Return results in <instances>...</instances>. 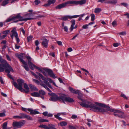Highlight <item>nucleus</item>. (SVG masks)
Instances as JSON below:
<instances>
[{"label": "nucleus", "mask_w": 129, "mask_h": 129, "mask_svg": "<svg viewBox=\"0 0 129 129\" xmlns=\"http://www.w3.org/2000/svg\"><path fill=\"white\" fill-rule=\"evenodd\" d=\"M24 65L23 66H22L23 67L24 69H25L27 71H29V68L28 67L27 64L25 62V63H23Z\"/></svg>", "instance_id": "obj_32"}, {"label": "nucleus", "mask_w": 129, "mask_h": 129, "mask_svg": "<svg viewBox=\"0 0 129 129\" xmlns=\"http://www.w3.org/2000/svg\"><path fill=\"white\" fill-rule=\"evenodd\" d=\"M119 34L122 35H125L126 34V33L125 31H122Z\"/></svg>", "instance_id": "obj_52"}, {"label": "nucleus", "mask_w": 129, "mask_h": 129, "mask_svg": "<svg viewBox=\"0 0 129 129\" xmlns=\"http://www.w3.org/2000/svg\"><path fill=\"white\" fill-rule=\"evenodd\" d=\"M10 0H5L2 2V5L3 6H5L7 4L9 3V1Z\"/></svg>", "instance_id": "obj_29"}, {"label": "nucleus", "mask_w": 129, "mask_h": 129, "mask_svg": "<svg viewBox=\"0 0 129 129\" xmlns=\"http://www.w3.org/2000/svg\"><path fill=\"white\" fill-rule=\"evenodd\" d=\"M6 56L8 60L9 61H11V59H10L9 55H6Z\"/></svg>", "instance_id": "obj_61"}, {"label": "nucleus", "mask_w": 129, "mask_h": 129, "mask_svg": "<svg viewBox=\"0 0 129 129\" xmlns=\"http://www.w3.org/2000/svg\"><path fill=\"white\" fill-rule=\"evenodd\" d=\"M33 80L34 82H35L36 83L39 84V81L37 80L34 79H33Z\"/></svg>", "instance_id": "obj_53"}, {"label": "nucleus", "mask_w": 129, "mask_h": 129, "mask_svg": "<svg viewBox=\"0 0 129 129\" xmlns=\"http://www.w3.org/2000/svg\"><path fill=\"white\" fill-rule=\"evenodd\" d=\"M31 96L34 97H39L40 96V94H39V93L36 92L31 93Z\"/></svg>", "instance_id": "obj_25"}, {"label": "nucleus", "mask_w": 129, "mask_h": 129, "mask_svg": "<svg viewBox=\"0 0 129 129\" xmlns=\"http://www.w3.org/2000/svg\"><path fill=\"white\" fill-rule=\"evenodd\" d=\"M3 68L5 69V72L8 73H10L11 72H14V70L8 63L3 67Z\"/></svg>", "instance_id": "obj_8"}, {"label": "nucleus", "mask_w": 129, "mask_h": 129, "mask_svg": "<svg viewBox=\"0 0 129 129\" xmlns=\"http://www.w3.org/2000/svg\"><path fill=\"white\" fill-rule=\"evenodd\" d=\"M66 6L65 3L60 4L55 7V8L56 9H60L62 8L65 7Z\"/></svg>", "instance_id": "obj_17"}, {"label": "nucleus", "mask_w": 129, "mask_h": 129, "mask_svg": "<svg viewBox=\"0 0 129 129\" xmlns=\"http://www.w3.org/2000/svg\"><path fill=\"white\" fill-rule=\"evenodd\" d=\"M63 29H64V30L66 31L67 32L68 31V28L67 27V26H64V27Z\"/></svg>", "instance_id": "obj_62"}, {"label": "nucleus", "mask_w": 129, "mask_h": 129, "mask_svg": "<svg viewBox=\"0 0 129 129\" xmlns=\"http://www.w3.org/2000/svg\"><path fill=\"white\" fill-rule=\"evenodd\" d=\"M80 16V15H75L74 16H69L70 19H72L73 18H75L78 17Z\"/></svg>", "instance_id": "obj_42"}, {"label": "nucleus", "mask_w": 129, "mask_h": 129, "mask_svg": "<svg viewBox=\"0 0 129 129\" xmlns=\"http://www.w3.org/2000/svg\"><path fill=\"white\" fill-rule=\"evenodd\" d=\"M39 94L40 95H42V96L46 94L45 92L43 90H40L39 91Z\"/></svg>", "instance_id": "obj_31"}, {"label": "nucleus", "mask_w": 129, "mask_h": 129, "mask_svg": "<svg viewBox=\"0 0 129 129\" xmlns=\"http://www.w3.org/2000/svg\"><path fill=\"white\" fill-rule=\"evenodd\" d=\"M86 0H82L79 1H76L77 5L79 4L81 5L83 4H84L86 3Z\"/></svg>", "instance_id": "obj_22"}, {"label": "nucleus", "mask_w": 129, "mask_h": 129, "mask_svg": "<svg viewBox=\"0 0 129 129\" xmlns=\"http://www.w3.org/2000/svg\"><path fill=\"white\" fill-rule=\"evenodd\" d=\"M34 13H29L26 14L25 15H24L23 17V19H26L27 18H30V19L28 20H29L31 19H33L34 18L32 17L31 16H34Z\"/></svg>", "instance_id": "obj_12"}, {"label": "nucleus", "mask_w": 129, "mask_h": 129, "mask_svg": "<svg viewBox=\"0 0 129 129\" xmlns=\"http://www.w3.org/2000/svg\"><path fill=\"white\" fill-rule=\"evenodd\" d=\"M78 95V98L83 102L80 103V105L82 107L90 108L94 112H99L103 113H106L108 111H113L112 109H110L109 107L105 104L96 102L95 103L96 105H94L87 101L82 100L81 98L82 95L80 93V94Z\"/></svg>", "instance_id": "obj_1"}, {"label": "nucleus", "mask_w": 129, "mask_h": 129, "mask_svg": "<svg viewBox=\"0 0 129 129\" xmlns=\"http://www.w3.org/2000/svg\"><path fill=\"white\" fill-rule=\"evenodd\" d=\"M34 2L36 5H38L41 2L39 0H36Z\"/></svg>", "instance_id": "obj_47"}, {"label": "nucleus", "mask_w": 129, "mask_h": 129, "mask_svg": "<svg viewBox=\"0 0 129 129\" xmlns=\"http://www.w3.org/2000/svg\"><path fill=\"white\" fill-rule=\"evenodd\" d=\"M66 6L68 4H73L77 5L76 1H70L67 2L65 3Z\"/></svg>", "instance_id": "obj_20"}, {"label": "nucleus", "mask_w": 129, "mask_h": 129, "mask_svg": "<svg viewBox=\"0 0 129 129\" xmlns=\"http://www.w3.org/2000/svg\"><path fill=\"white\" fill-rule=\"evenodd\" d=\"M33 38V37L32 36H29L27 38L28 42H29L31 41Z\"/></svg>", "instance_id": "obj_44"}, {"label": "nucleus", "mask_w": 129, "mask_h": 129, "mask_svg": "<svg viewBox=\"0 0 129 129\" xmlns=\"http://www.w3.org/2000/svg\"><path fill=\"white\" fill-rule=\"evenodd\" d=\"M48 94L51 96L49 100L52 101H56L58 100H59V97L55 93H49Z\"/></svg>", "instance_id": "obj_9"}, {"label": "nucleus", "mask_w": 129, "mask_h": 129, "mask_svg": "<svg viewBox=\"0 0 129 129\" xmlns=\"http://www.w3.org/2000/svg\"><path fill=\"white\" fill-rule=\"evenodd\" d=\"M26 114L23 113H21L19 114L20 119L25 118Z\"/></svg>", "instance_id": "obj_41"}, {"label": "nucleus", "mask_w": 129, "mask_h": 129, "mask_svg": "<svg viewBox=\"0 0 129 129\" xmlns=\"http://www.w3.org/2000/svg\"><path fill=\"white\" fill-rule=\"evenodd\" d=\"M49 41L46 39H43V41L42 43L43 46L47 48L48 45V42Z\"/></svg>", "instance_id": "obj_16"}, {"label": "nucleus", "mask_w": 129, "mask_h": 129, "mask_svg": "<svg viewBox=\"0 0 129 129\" xmlns=\"http://www.w3.org/2000/svg\"><path fill=\"white\" fill-rule=\"evenodd\" d=\"M10 30H8L5 31L3 32V34H7L8 33H9L10 32Z\"/></svg>", "instance_id": "obj_51"}, {"label": "nucleus", "mask_w": 129, "mask_h": 129, "mask_svg": "<svg viewBox=\"0 0 129 129\" xmlns=\"http://www.w3.org/2000/svg\"><path fill=\"white\" fill-rule=\"evenodd\" d=\"M121 97H123V98L124 99H126V100H127L128 99L127 97L126 96V95L123 93H122L121 94Z\"/></svg>", "instance_id": "obj_50"}, {"label": "nucleus", "mask_w": 129, "mask_h": 129, "mask_svg": "<svg viewBox=\"0 0 129 129\" xmlns=\"http://www.w3.org/2000/svg\"><path fill=\"white\" fill-rule=\"evenodd\" d=\"M101 11L102 9L101 8H97L95 9L94 12L96 13H98Z\"/></svg>", "instance_id": "obj_34"}, {"label": "nucleus", "mask_w": 129, "mask_h": 129, "mask_svg": "<svg viewBox=\"0 0 129 129\" xmlns=\"http://www.w3.org/2000/svg\"><path fill=\"white\" fill-rule=\"evenodd\" d=\"M11 33L10 34V36L12 39H13L14 37L16 38V43L17 44L19 43L20 39L18 38V35L16 32V28H13L11 31Z\"/></svg>", "instance_id": "obj_3"}, {"label": "nucleus", "mask_w": 129, "mask_h": 129, "mask_svg": "<svg viewBox=\"0 0 129 129\" xmlns=\"http://www.w3.org/2000/svg\"><path fill=\"white\" fill-rule=\"evenodd\" d=\"M40 85L42 86L43 87L46 88L48 91L50 92H51V90H50V89H49V88H48L47 87V86L45 84L43 83H41L40 84Z\"/></svg>", "instance_id": "obj_28"}, {"label": "nucleus", "mask_w": 129, "mask_h": 129, "mask_svg": "<svg viewBox=\"0 0 129 129\" xmlns=\"http://www.w3.org/2000/svg\"><path fill=\"white\" fill-rule=\"evenodd\" d=\"M48 113L46 111L44 112L43 113V114L44 116H47V115Z\"/></svg>", "instance_id": "obj_64"}, {"label": "nucleus", "mask_w": 129, "mask_h": 129, "mask_svg": "<svg viewBox=\"0 0 129 129\" xmlns=\"http://www.w3.org/2000/svg\"><path fill=\"white\" fill-rule=\"evenodd\" d=\"M57 43L59 45L61 46L62 45V42L60 41H57Z\"/></svg>", "instance_id": "obj_58"}, {"label": "nucleus", "mask_w": 129, "mask_h": 129, "mask_svg": "<svg viewBox=\"0 0 129 129\" xmlns=\"http://www.w3.org/2000/svg\"><path fill=\"white\" fill-rule=\"evenodd\" d=\"M48 129H57L55 128V125L52 124H49L48 125Z\"/></svg>", "instance_id": "obj_30"}, {"label": "nucleus", "mask_w": 129, "mask_h": 129, "mask_svg": "<svg viewBox=\"0 0 129 129\" xmlns=\"http://www.w3.org/2000/svg\"><path fill=\"white\" fill-rule=\"evenodd\" d=\"M72 24L70 27L71 31H72L74 29V26L75 24V20H72L71 21Z\"/></svg>", "instance_id": "obj_24"}, {"label": "nucleus", "mask_w": 129, "mask_h": 129, "mask_svg": "<svg viewBox=\"0 0 129 129\" xmlns=\"http://www.w3.org/2000/svg\"><path fill=\"white\" fill-rule=\"evenodd\" d=\"M30 19V18H29L23 19V17L21 16L20 14H18L15 16H13L11 18L7 19L6 20V22H8L11 21H13L14 22H17L19 21H26Z\"/></svg>", "instance_id": "obj_2"}, {"label": "nucleus", "mask_w": 129, "mask_h": 129, "mask_svg": "<svg viewBox=\"0 0 129 129\" xmlns=\"http://www.w3.org/2000/svg\"><path fill=\"white\" fill-rule=\"evenodd\" d=\"M25 120H23L18 122H13L12 125L14 127L20 128L25 123Z\"/></svg>", "instance_id": "obj_5"}, {"label": "nucleus", "mask_w": 129, "mask_h": 129, "mask_svg": "<svg viewBox=\"0 0 129 129\" xmlns=\"http://www.w3.org/2000/svg\"><path fill=\"white\" fill-rule=\"evenodd\" d=\"M7 63L6 60L0 57V72H3L4 71L5 69L3 67Z\"/></svg>", "instance_id": "obj_6"}, {"label": "nucleus", "mask_w": 129, "mask_h": 129, "mask_svg": "<svg viewBox=\"0 0 129 129\" xmlns=\"http://www.w3.org/2000/svg\"><path fill=\"white\" fill-rule=\"evenodd\" d=\"M81 69L83 71L87 73H88V74L90 76H91V77L92 78H93L92 76L91 75V74L89 73L88 71H87L84 68H82Z\"/></svg>", "instance_id": "obj_45"}, {"label": "nucleus", "mask_w": 129, "mask_h": 129, "mask_svg": "<svg viewBox=\"0 0 129 129\" xmlns=\"http://www.w3.org/2000/svg\"><path fill=\"white\" fill-rule=\"evenodd\" d=\"M69 129H77V128L78 127L77 126H73L70 125H69Z\"/></svg>", "instance_id": "obj_39"}, {"label": "nucleus", "mask_w": 129, "mask_h": 129, "mask_svg": "<svg viewBox=\"0 0 129 129\" xmlns=\"http://www.w3.org/2000/svg\"><path fill=\"white\" fill-rule=\"evenodd\" d=\"M91 17V20L92 21H93L95 19V15L94 14H92L90 15Z\"/></svg>", "instance_id": "obj_46"}, {"label": "nucleus", "mask_w": 129, "mask_h": 129, "mask_svg": "<svg viewBox=\"0 0 129 129\" xmlns=\"http://www.w3.org/2000/svg\"><path fill=\"white\" fill-rule=\"evenodd\" d=\"M121 5L125 7H126L128 6V4H127L124 3H121Z\"/></svg>", "instance_id": "obj_54"}, {"label": "nucleus", "mask_w": 129, "mask_h": 129, "mask_svg": "<svg viewBox=\"0 0 129 129\" xmlns=\"http://www.w3.org/2000/svg\"><path fill=\"white\" fill-rule=\"evenodd\" d=\"M59 100L60 101H65L66 98L67 97L66 95L63 94H60V96H58Z\"/></svg>", "instance_id": "obj_15"}, {"label": "nucleus", "mask_w": 129, "mask_h": 129, "mask_svg": "<svg viewBox=\"0 0 129 129\" xmlns=\"http://www.w3.org/2000/svg\"><path fill=\"white\" fill-rule=\"evenodd\" d=\"M65 101L72 103L74 102V101L72 98L69 97H67Z\"/></svg>", "instance_id": "obj_23"}, {"label": "nucleus", "mask_w": 129, "mask_h": 129, "mask_svg": "<svg viewBox=\"0 0 129 129\" xmlns=\"http://www.w3.org/2000/svg\"><path fill=\"white\" fill-rule=\"evenodd\" d=\"M117 23L116 21H113V27H115L117 25Z\"/></svg>", "instance_id": "obj_59"}, {"label": "nucleus", "mask_w": 129, "mask_h": 129, "mask_svg": "<svg viewBox=\"0 0 129 129\" xmlns=\"http://www.w3.org/2000/svg\"><path fill=\"white\" fill-rule=\"evenodd\" d=\"M9 73H8V74H7V75L8 77L11 79L13 81H14V78L12 77V76Z\"/></svg>", "instance_id": "obj_49"}, {"label": "nucleus", "mask_w": 129, "mask_h": 129, "mask_svg": "<svg viewBox=\"0 0 129 129\" xmlns=\"http://www.w3.org/2000/svg\"><path fill=\"white\" fill-rule=\"evenodd\" d=\"M1 95L4 97H7V95L5 93H4L3 92H1Z\"/></svg>", "instance_id": "obj_63"}, {"label": "nucleus", "mask_w": 129, "mask_h": 129, "mask_svg": "<svg viewBox=\"0 0 129 129\" xmlns=\"http://www.w3.org/2000/svg\"><path fill=\"white\" fill-rule=\"evenodd\" d=\"M77 116L75 115H73L71 117V118L73 119H76L77 117Z\"/></svg>", "instance_id": "obj_56"}, {"label": "nucleus", "mask_w": 129, "mask_h": 129, "mask_svg": "<svg viewBox=\"0 0 129 129\" xmlns=\"http://www.w3.org/2000/svg\"><path fill=\"white\" fill-rule=\"evenodd\" d=\"M25 57L28 59V64L30 66V69L32 70H34V68H33V67H34V64L31 62V58L29 56H26Z\"/></svg>", "instance_id": "obj_13"}, {"label": "nucleus", "mask_w": 129, "mask_h": 129, "mask_svg": "<svg viewBox=\"0 0 129 129\" xmlns=\"http://www.w3.org/2000/svg\"><path fill=\"white\" fill-rule=\"evenodd\" d=\"M22 86L19 87H18V88H17L22 92L26 93V90H25L24 89L22 88Z\"/></svg>", "instance_id": "obj_38"}, {"label": "nucleus", "mask_w": 129, "mask_h": 129, "mask_svg": "<svg viewBox=\"0 0 129 129\" xmlns=\"http://www.w3.org/2000/svg\"><path fill=\"white\" fill-rule=\"evenodd\" d=\"M29 86L30 89L32 90H35L36 91H37L38 90V89L35 86L33 85L32 84H29Z\"/></svg>", "instance_id": "obj_21"}, {"label": "nucleus", "mask_w": 129, "mask_h": 129, "mask_svg": "<svg viewBox=\"0 0 129 129\" xmlns=\"http://www.w3.org/2000/svg\"><path fill=\"white\" fill-rule=\"evenodd\" d=\"M23 53H21L18 56V58L19 59L20 61L22 63H25V61L23 59Z\"/></svg>", "instance_id": "obj_19"}, {"label": "nucleus", "mask_w": 129, "mask_h": 129, "mask_svg": "<svg viewBox=\"0 0 129 129\" xmlns=\"http://www.w3.org/2000/svg\"><path fill=\"white\" fill-rule=\"evenodd\" d=\"M88 24H86L83 25L82 26V28L84 29H86L88 28Z\"/></svg>", "instance_id": "obj_57"}, {"label": "nucleus", "mask_w": 129, "mask_h": 129, "mask_svg": "<svg viewBox=\"0 0 129 129\" xmlns=\"http://www.w3.org/2000/svg\"><path fill=\"white\" fill-rule=\"evenodd\" d=\"M69 15H67L64 16L61 18V20L64 21H66L68 20V19H70Z\"/></svg>", "instance_id": "obj_27"}, {"label": "nucleus", "mask_w": 129, "mask_h": 129, "mask_svg": "<svg viewBox=\"0 0 129 129\" xmlns=\"http://www.w3.org/2000/svg\"><path fill=\"white\" fill-rule=\"evenodd\" d=\"M7 122H5L3 123V129H7Z\"/></svg>", "instance_id": "obj_40"}, {"label": "nucleus", "mask_w": 129, "mask_h": 129, "mask_svg": "<svg viewBox=\"0 0 129 129\" xmlns=\"http://www.w3.org/2000/svg\"><path fill=\"white\" fill-rule=\"evenodd\" d=\"M36 73L42 78V79L44 81V82L45 84V85L51 88H52V87L51 85L48 82L47 78L44 77L42 74L38 72H36Z\"/></svg>", "instance_id": "obj_7"}, {"label": "nucleus", "mask_w": 129, "mask_h": 129, "mask_svg": "<svg viewBox=\"0 0 129 129\" xmlns=\"http://www.w3.org/2000/svg\"><path fill=\"white\" fill-rule=\"evenodd\" d=\"M25 118H26L28 120H33L32 117L30 116L27 115L26 114L25 115Z\"/></svg>", "instance_id": "obj_35"}, {"label": "nucleus", "mask_w": 129, "mask_h": 129, "mask_svg": "<svg viewBox=\"0 0 129 129\" xmlns=\"http://www.w3.org/2000/svg\"><path fill=\"white\" fill-rule=\"evenodd\" d=\"M39 127H41L45 129H48V126L46 125H42L39 126Z\"/></svg>", "instance_id": "obj_36"}, {"label": "nucleus", "mask_w": 129, "mask_h": 129, "mask_svg": "<svg viewBox=\"0 0 129 129\" xmlns=\"http://www.w3.org/2000/svg\"><path fill=\"white\" fill-rule=\"evenodd\" d=\"M113 112L119 114L118 117L120 118H124L125 117L124 113L120 110L113 109Z\"/></svg>", "instance_id": "obj_10"}, {"label": "nucleus", "mask_w": 129, "mask_h": 129, "mask_svg": "<svg viewBox=\"0 0 129 129\" xmlns=\"http://www.w3.org/2000/svg\"><path fill=\"white\" fill-rule=\"evenodd\" d=\"M17 83L15 81H13L12 84L16 88L22 86L24 82V81L21 79H19L17 80Z\"/></svg>", "instance_id": "obj_4"}, {"label": "nucleus", "mask_w": 129, "mask_h": 129, "mask_svg": "<svg viewBox=\"0 0 129 129\" xmlns=\"http://www.w3.org/2000/svg\"><path fill=\"white\" fill-rule=\"evenodd\" d=\"M54 116L56 118L59 120H63L62 118L60 117L57 114L54 115Z\"/></svg>", "instance_id": "obj_43"}, {"label": "nucleus", "mask_w": 129, "mask_h": 129, "mask_svg": "<svg viewBox=\"0 0 129 129\" xmlns=\"http://www.w3.org/2000/svg\"><path fill=\"white\" fill-rule=\"evenodd\" d=\"M45 70L46 72L48 73V74L50 75L51 77L54 78H57V77L55 76L53 72L51 70L48 69H45Z\"/></svg>", "instance_id": "obj_11"}, {"label": "nucleus", "mask_w": 129, "mask_h": 129, "mask_svg": "<svg viewBox=\"0 0 129 129\" xmlns=\"http://www.w3.org/2000/svg\"><path fill=\"white\" fill-rule=\"evenodd\" d=\"M60 125L62 126L67 125V123L65 121H62L60 123Z\"/></svg>", "instance_id": "obj_37"}, {"label": "nucleus", "mask_w": 129, "mask_h": 129, "mask_svg": "<svg viewBox=\"0 0 129 129\" xmlns=\"http://www.w3.org/2000/svg\"><path fill=\"white\" fill-rule=\"evenodd\" d=\"M5 112H4L3 113H0V117H3L6 116Z\"/></svg>", "instance_id": "obj_48"}, {"label": "nucleus", "mask_w": 129, "mask_h": 129, "mask_svg": "<svg viewBox=\"0 0 129 129\" xmlns=\"http://www.w3.org/2000/svg\"><path fill=\"white\" fill-rule=\"evenodd\" d=\"M69 89L71 92L73 93L77 94L78 95H79L80 94V92L79 90H76L70 87H69Z\"/></svg>", "instance_id": "obj_14"}, {"label": "nucleus", "mask_w": 129, "mask_h": 129, "mask_svg": "<svg viewBox=\"0 0 129 129\" xmlns=\"http://www.w3.org/2000/svg\"><path fill=\"white\" fill-rule=\"evenodd\" d=\"M35 44L36 46H37L39 44V42L37 40L35 41Z\"/></svg>", "instance_id": "obj_55"}, {"label": "nucleus", "mask_w": 129, "mask_h": 129, "mask_svg": "<svg viewBox=\"0 0 129 129\" xmlns=\"http://www.w3.org/2000/svg\"><path fill=\"white\" fill-rule=\"evenodd\" d=\"M27 110L30 112V114H36L40 113L38 111L36 110H33L30 109L28 108L27 109Z\"/></svg>", "instance_id": "obj_18"}, {"label": "nucleus", "mask_w": 129, "mask_h": 129, "mask_svg": "<svg viewBox=\"0 0 129 129\" xmlns=\"http://www.w3.org/2000/svg\"><path fill=\"white\" fill-rule=\"evenodd\" d=\"M119 45V43H113V46L116 47L118 46Z\"/></svg>", "instance_id": "obj_60"}, {"label": "nucleus", "mask_w": 129, "mask_h": 129, "mask_svg": "<svg viewBox=\"0 0 129 129\" xmlns=\"http://www.w3.org/2000/svg\"><path fill=\"white\" fill-rule=\"evenodd\" d=\"M23 85L24 88L26 89V93L29 92V88L27 84L26 83H24Z\"/></svg>", "instance_id": "obj_26"}, {"label": "nucleus", "mask_w": 129, "mask_h": 129, "mask_svg": "<svg viewBox=\"0 0 129 129\" xmlns=\"http://www.w3.org/2000/svg\"><path fill=\"white\" fill-rule=\"evenodd\" d=\"M48 120L47 119H40L38 120V122H48Z\"/></svg>", "instance_id": "obj_33"}]
</instances>
